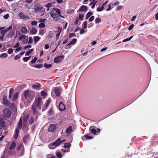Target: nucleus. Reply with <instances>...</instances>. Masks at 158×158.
<instances>
[{"label": "nucleus", "instance_id": "5", "mask_svg": "<svg viewBox=\"0 0 158 158\" xmlns=\"http://www.w3.org/2000/svg\"><path fill=\"white\" fill-rule=\"evenodd\" d=\"M50 15L52 18L53 20L55 21H58L60 18L58 15L54 13L53 11L50 12Z\"/></svg>", "mask_w": 158, "mask_h": 158}, {"label": "nucleus", "instance_id": "47", "mask_svg": "<svg viewBox=\"0 0 158 158\" xmlns=\"http://www.w3.org/2000/svg\"><path fill=\"white\" fill-rule=\"evenodd\" d=\"M13 49L12 48H9L8 49L7 52L9 54H11L13 52Z\"/></svg>", "mask_w": 158, "mask_h": 158}, {"label": "nucleus", "instance_id": "27", "mask_svg": "<svg viewBox=\"0 0 158 158\" xmlns=\"http://www.w3.org/2000/svg\"><path fill=\"white\" fill-rule=\"evenodd\" d=\"M93 13L91 12H89L87 14L85 17V19H87L92 15Z\"/></svg>", "mask_w": 158, "mask_h": 158}, {"label": "nucleus", "instance_id": "19", "mask_svg": "<svg viewBox=\"0 0 158 158\" xmlns=\"http://www.w3.org/2000/svg\"><path fill=\"white\" fill-rule=\"evenodd\" d=\"M19 131L18 128H16L15 129V131L14 134V137L15 139H16L18 136V134L19 133Z\"/></svg>", "mask_w": 158, "mask_h": 158}, {"label": "nucleus", "instance_id": "39", "mask_svg": "<svg viewBox=\"0 0 158 158\" xmlns=\"http://www.w3.org/2000/svg\"><path fill=\"white\" fill-rule=\"evenodd\" d=\"M31 57L30 56L28 57H24L23 58V60L24 61L27 62L30 59Z\"/></svg>", "mask_w": 158, "mask_h": 158}, {"label": "nucleus", "instance_id": "24", "mask_svg": "<svg viewBox=\"0 0 158 158\" xmlns=\"http://www.w3.org/2000/svg\"><path fill=\"white\" fill-rule=\"evenodd\" d=\"M41 95H42L44 97H45L46 96H47V92H46V90L45 89H44V90H43L41 92Z\"/></svg>", "mask_w": 158, "mask_h": 158}, {"label": "nucleus", "instance_id": "31", "mask_svg": "<svg viewBox=\"0 0 158 158\" xmlns=\"http://www.w3.org/2000/svg\"><path fill=\"white\" fill-rule=\"evenodd\" d=\"M7 56V54L6 53H3L0 56V57L1 58H6Z\"/></svg>", "mask_w": 158, "mask_h": 158}, {"label": "nucleus", "instance_id": "6", "mask_svg": "<svg viewBox=\"0 0 158 158\" xmlns=\"http://www.w3.org/2000/svg\"><path fill=\"white\" fill-rule=\"evenodd\" d=\"M19 39L22 40V42L23 44H26L28 41V36L25 35H22L19 36Z\"/></svg>", "mask_w": 158, "mask_h": 158}, {"label": "nucleus", "instance_id": "14", "mask_svg": "<svg viewBox=\"0 0 158 158\" xmlns=\"http://www.w3.org/2000/svg\"><path fill=\"white\" fill-rule=\"evenodd\" d=\"M40 87V84L38 83H35L32 85V88L34 89H38Z\"/></svg>", "mask_w": 158, "mask_h": 158}, {"label": "nucleus", "instance_id": "53", "mask_svg": "<svg viewBox=\"0 0 158 158\" xmlns=\"http://www.w3.org/2000/svg\"><path fill=\"white\" fill-rule=\"evenodd\" d=\"M7 31L6 29L2 30L1 31V33L2 34L5 35V34L7 32Z\"/></svg>", "mask_w": 158, "mask_h": 158}, {"label": "nucleus", "instance_id": "34", "mask_svg": "<svg viewBox=\"0 0 158 158\" xmlns=\"http://www.w3.org/2000/svg\"><path fill=\"white\" fill-rule=\"evenodd\" d=\"M71 145L69 143H66L64 144V147L65 148H68L70 147Z\"/></svg>", "mask_w": 158, "mask_h": 158}, {"label": "nucleus", "instance_id": "44", "mask_svg": "<svg viewBox=\"0 0 158 158\" xmlns=\"http://www.w3.org/2000/svg\"><path fill=\"white\" fill-rule=\"evenodd\" d=\"M90 131L91 132V133L94 134L95 135L96 133V131L95 129H91L90 130Z\"/></svg>", "mask_w": 158, "mask_h": 158}, {"label": "nucleus", "instance_id": "2", "mask_svg": "<svg viewBox=\"0 0 158 158\" xmlns=\"http://www.w3.org/2000/svg\"><path fill=\"white\" fill-rule=\"evenodd\" d=\"M41 107L36 106L32 104L31 110L33 114L35 115V120H36L38 118L37 115L39 114L38 110L40 109Z\"/></svg>", "mask_w": 158, "mask_h": 158}, {"label": "nucleus", "instance_id": "46", "mask_svg": "<svg viewBox=\"0 0 158 158\" xmlns=\"http://www.w3.org/2000/svg\"><path fill=\"white\" fill-rule=\"evenodd\" d=\"M33 42V39L31 37H29V40L28 44L32 43Z\"/></svg>", "mask_w": 158, "mask_h": 158}, {"label": "nucleus", "instance_id": "4", "mask_svg": "<svg viewBox=\"0 0 158 158\" xmlns=\"http://www.w3.org/2000/svg\"><path fill=\"white\" fill-rule=\"evenodd\" d=\"M43 102L41 97H38L35 98V100L33 104L39 107H41V105L42 104Z\"/></svg>", "mask_w": 158, "mask_h": 158}, {"label": "nucleus", "instance_id": "10", "mask_svg": "<svg viewBox=\"0 0 158 158\" xmlns=\"http://www.w3.org/2000/svg\"><path fill=\"white\" fill-rule=\"evenodd\" d=\"M15 34V31H11L6 36V39L8 40L12 38L14 35Z\"/></svg>", "mask_w": 158, "mask_h": 158}, {"label": "nucleus", "instance_id": "40", "mask_svg": "<svg viewBox=\"0 0 158 158\" xmlns=\"http://www.w3.org/2000/svg\"><path fill=\"white\" fill-rule=\"evenodd\" d=\"M133 37V36L130 37L129 38L126 39L123 41V42H126L130 40Z\"/></svg>", "mask_w": 158, "mask_h": 158}, {"label": "nucleus", "instance_id": "17", "mask_svg": "<svg viewBox=\"0 0 158 158\" xmlns=\"http://www.w3.org/2000/svg\"><path fill=\"white\" fill-rule=\"evenodd\" d=\"M72 131V127L71 126H69L66 130V132L67 134H70Z\"/></svg>", "mask_w": 158, "mask_h": 158}, {"label": "nucleus", "instance_id": "58", "mask_svg": "<svg viewBox=\"0 0 158 158\" xmlns=\"http://www.w3.org/2000/svg\"><path fill=\"white\" fill-rule=\"evenodd\" d=\"M94 16H92L89 19V22H91L92 21H93L94 19Z\"/></svg>", "mask_w": 158, "mask_h": 158}, {"label": "nucleus", "instance_id": "52", "mask_svg": "<svg viewBox=\"0 0 158 158\" xmlns=\"http://www.w3.org/2000/svg\"><path fill=\"white\" fill-rule=\"evenodd\" d=\"M20 57H21V56H20V55H19V54L18 55H16V56H15L14 57V59L15 60H17L19 59V58H20Z\"/></svg>", "mask_w": 158, "mask_h": 158}, {"label": "nucleus", "instance_id": "20", "mask_svg": "<svg viewBox=\"0 0 158 158\" xmlns=\"http://www.w3.org/2000/svg\"><path fill=\"white\" fill-rule=\"evenodd\" d=\"M37 32V29L34 27H32L31 30V33L32 34H35Z\"/></svg>", "mask_w": 158, "mask_h": 158}, {"label": "nucleus", "instance_id": "15", "mask_svg": "<svg viewBox=\"0 0 158 158\" xmlns=\"http://www.w3.org/2000/svg\"><path fill=\"white\" fill-rule=\"evenodd\" d=\"M59 107L60 110H63L65 109V106L63 103L61 102L59 105Z\"/></svg>", "mask_w": 158, "mask_h": 158}, {"label": "nucleus", "instance_id": "36", "mask_svg": "<svg viewBox=\"0 0 158 158\" xmlns=\"http://www.w3.org/2000/svg\"><path fill=\"white\" fill-rule=\"evenodd\" d=\"M44 67L47 68H49L51 67L52 66V65L51 64H48L46 63H45L44 64Z\"/></svg>", "mask_w": 158, "mask_h": 158}, {"label": "nucleus", "instance_id": "59", "mask_svg": "<svg viewBox=\"0 0 158 158\" xmlns=\"http://www.w3.org/2000/svg\"><path fill=\"white\" fill-rule=\"evenodd\" d=\"M53 36V34L52 33L49 32L48 35V37L50 38H52Z\"/></svg>", "mask_w": 158, "mask_h": 158}, {"label": "nucleus", "instance_id": "18", "mask_svg": "<svg viewBox=\"0 0 158 158\" xmlns=\"http://www.w3.org/2000/svg\"><path fill=\"white\" fill-rule=\"evenodd\" d=\"M21 31L23 34H25L27 32V30L25 27H22L21 29Z\"/></svg>", "mask_w": 158, "mask_h": 158}, {"label": "nucleus", "instance_id": "43", "mask_svg": "<svg viewBox=\"0 0 158 158\" xmlns=\"http://www.w3.org/2000/svg\"><path fill=\"white\" fill-rule=\"evenodd\" d=\"M84 136L85 138L88 139H91L93 138V137L91 136L88 135H85Z\"/></svg>", "mask_w": 158, "mask_h": 158}, {"label": "nucleus", "instance_id": "62", "mask_svg": "<svg viewBox=\"0 0 158 158\" xmlns=\"http://www.w3.org/2000/svg\"><path fill=\"white\" fill-rule=\"evenodd\" d=\"M108 8L106 9V11H109L111 10V6L110 4H108Z\"/></svg>", "mask_w": 158, "mask_h": 158}, {"label": "nucleus", "instance_id": "30", "mask_svg": "<svg viewBox=\"0 0 158 158\" xmlns=\"http://www.w3.org/2000/svg\"><path fill=\"white\" fill-rule=\"evenodd\" d=\"M18 127L19 128H21L22 127V121L21 118H20L18 123Z\"/></svg>", "mask_w": 158, "mask_h": 158}, {"label": "nucleus", "instance_id": "21", "mask_svg": "<svg viewBox=\"0 0 158 158\" xmlns=\"http://www.w3.org/2000/svg\"><path fill=\"white\" fill-rule=\"evenodd\" d=\"M29 117V115H27L24 116L23 118V124H26V123Z\"/></svg>", "mask_w": 158, "mask_h": 158}, {"label": "nucleus", "instance_id": "54", "mask_svg": "<svg viewBox=\"0 0 158 158\" xmlns=\"http://www.w3.org/2000/svg\"><path fill=\"white\" fill-rule=\"evenodd\" d=\"M57 156L59 158H61L62 157V155L60 152H57L56 153Z\"/></svg>", "mask_w": 158, "mask_h": 158}, {"label": "nucleus", "instance_id": "8", "mask_svg": "<svg viewBox=\"0 0 158 158\" xmlns=\"http://www.w3.org/2000/svg\"><path fill=\"white\" fill-rule=\"evenodd\" d=\"M19 16L22 19L24 20H27L29 19V17L22 12H20L19 14Z\"/></svg>", "mask_w": 158, "mask_h": 158}, {"label": "nucleus", "instance_id": "23", "mask_svg": "<svg viewBox=\"0 0 158 158\" xmlns=\"http://www.w3.org/2000/svg\"><path fill=\"white\" fill-rule=\"evenodd\" d=\"M43 7L42 6H35L34 9V10L35 11H40L42 9Z\"/></svg>", "mask_w": 158, "mask_h": 158}, {"label": "nucleus", "instance_id": "37", "mask_svg": "<svg viewBox=\"0 0 158 158\" xmlns=\"http://www.w3.org/2000/svg\"><path fill=\"white\" fill-rule=\"evenodd\" d=\"M101 21V19L99 18H96L95 20V22L96 23H98L100 22Z\"/></svg>", "mask_w": 158, "mask_h": 158}, {"label": "nucleus", "instance_id": "45", "mask_svg": "<svg viewBox=\"0 0 158 158\" xmlns=\"http://www.w3.org/2000/svg\"><path fill=\"white\" fill-rule=\"evenodd\" d=\"M22 147V144H19L18 145L17 148L16 149L17 151L19 150Z\"/></svg>", "mask_w": 158, "mask_h": 158}, {"label": "nucleus", "instance_id": "25", "mask_svg": "<svg viewBox=\"0 0 158 158\" xmlns=\"http://www.w3.org/2000/svg\"><path fill=\"white\" fill-rule=\"evenodd\" d=\"M15 146L16 144L15 143V142H13L10 146V149L11 150H13L15 148Z\"/></svg>", "mask_w": 158, "mask_h": 158}, {"label": "nucleus", "instance_id": "48", "mask_svg": "<svg viewBox=\"0 0 158 158\" xmlns=\"http://www.w3.org/2000/svg\"><path fill=\"white\" fill-rule=\"evenodd\" d=\"M84 16V15H83V14H82V15L79 14V19L82 20L83 19Z\"/></svg>", "mask_w": 158, "mask_h": 158}, {"label": "nucleus", "instance_id": "57", "mask_svg": "<svg viewBox=\"0 0 158 158\" xmlns=\"http://www.w3.org/2000/svg\"><path fill=\"white\" fill-rule=\"evenodd\" d=\"M44 33V31L43 30H41L39 31V34L40 35H43Z\"/></svg>", "mask_w": 158, "mask_h": 158}, {"label": "nucleus", "instance_id": "13", "mask_svg": "<svg viewBox=\"0 0 158 158\" xmlns=\"http://www.w3.org/2000/svg\"><path fill=\"white\" fill-rule=\"evenodd\" d=\"M54 93L57 96L60 95L61 92V89L60 88H56L54 89Z\"/></svg>", "mask_w": 158, "mask_h": 158}, {"label": "nucleus", "instance_id": "61", "mask_svg": "<svg viewBox=\"0 0 158 158\" xmlns=\"http://www.w3.org/2000/svg\"><path fill=\"white\" fill-rule=\"evenodd\" d=\"M20 45V44L19 42L17 43L13 47L14 48H18L19 47V46Z\"/></svg>", "mask_w": 158, "mask_h": 158}, {"label": "nucleus", "instance_id": "22", "mask_svg": "<svg viewBox=\"0 0 158 158\" xmlns=\"http://www.w3.org/2000/svg\"><path fill=\"white\" fill-rule=\"evenodd\" d=\"M76 40L77 39H73L70 42V43L68 44L67 46H69L71 45L74 44L76 42Z\"/></svg>", "mask_w": 158, "mask_h": 158}, {"label": "nucleus", "instance_id": "56", "mask_svg": "<svg viewBox=\"0 0 158 158\" xmlns=\"http://www.w3.org/2000/svg\"><path fill=\"white\" fill-rule=\"evenodd\" d=\"M36 60L37 58L36 57H35L31 61V63L32 64H34L36 62Z\"/></svg>", "mask_w": 158, "mask_h": 158}, {"label": "nucleus", "instance_id": "63", "mask_svg": "<svg viewBox=\"0 0 158 158\" xmlns=\"http://www.w3.org/2000/svg\"><path fill=\"white\" fill-rule=\"evenodd\" d=\"M134 26V25L133 24H131L128 27V30L130 31L133 28Z\"/></svg>", "mask_w": 158, "mask_h": 158}, {"label": "nucleus", "instance_id": "60", "mask_svg": "<svg viewBox=\"0 0 158 158\" xmlns=\"http://www.w3.org/2000/svg\"><path fill=\"white\" fill-rule=\"evenodd\" d=\"M122 7H123L122 6H118L117 7L116 9L118 10H121L122 9Z\"/></svg>", "mask_w": 158, "mask_h": 158}, {"label": "nucleus", "instance_id": "9", "mask_svg": "<svg viewBox=\"0 0 158 158\" xmlns=\"http://www.w3.org/2000/svg\"><path fill=\"white\" fill-rule=\"evenodd\" d=\"M3 112L4 115L7 117H9L11 115V112L8 108L5 109Z\"/></svg>", "mask_w": 158, "mask_h": 158}, {"label": "nucleus", "instance_id": "64", "mask_svg": "<svg viewBox=\"0 0 158 158\" xmlns=\"http://www.w3.org/2000/svg\"><path fill=\"white\" fill-rule=\"evenodd\" d=\"M9 17V15L8 14L5 15L4 16L3 18L4 19H7Z\"/></svg>", "mask_w": 158, "mask_h": 158}, {"label": "nucleus", "instance_id": "51", "mask_svg": "<svg viewBox=\"0 0 158 158\" xmlns=\"http://www.w3.org/2000/svg\"><path fill=\"white\" fill-rule=\"evenodd\" d=\"M33 67L37 68H41L42 67V64H38L36 65H34Z\"/></svg>", "mask_w": 158, "mask_h": 158}, {"label": "nucleus", "instance_id": "26", "mask_svg": "<svg viewBox=\"0 0 158 158\" xmlns=\"http://www.w3.org/2000/svg\"><path fill=\"white\" fill-rule=\"evenodd\" d=\"M40 37L39 36H36L34 37V42L35 43H37L40 40Z\"/></svg>", "mask_w": 158, "mask_h": 158}, {"label": "nucleus", "instance_id": "50", "mask_svg": "<svg viewBox=\"0 0 158 158\" xmlns=\"http://www.w3.org/2000/svg\"><path fill=\"white\" fill-rule=\"evenodd\" d=\"M83 28L84 29H86L87 28V22L85 21L83 22Z\"/></svg>", "mask_w": 158, "mask_h": 158}, {"label": "nucleus", "instance_id": "41", "mask_svg": "<svg viewBox=\"0 0 158 158\" xmlns=\"http://www.w3.org/2000/svg\"><path fill=\"white\" fill-rule=\"evenodd\" d=\"M3 102H3L4 104L6 106L9 105L10 104L9 102L6 100H4V99H3Z\"/></svg>", "mask_w": 158, "mask_h": 158}, {"label": "nucleus", "instance_id": "33", "mask_svg": "<svg viewBox=\"0 0 158 158\" xmlns=\"http://www.w3.org/2000/svg\"><path fill=\"white\" fill-rule=\"evenodd\" d=\"M34 116H35V115H34L33 117H32V116L31 117L29 121V123L30 124H32L34 122V120L33 119V118H34Z\"/></svg>", "mask_w": 158, "mask_h": 158}, {"label": "nucleus", "instance_id": "3", "mask_svg": "<svg viewBox=\"0 0 158 158\" xmlns=\"http://www.w3.org/2000/svg\"><path fill=\"white\" fill-rule=\"evenodd\" d=\"M60 140L61 139L59 138L53 143L50 144L48 145L49 148L51 149H54L56 147L59 146L61 143Z\"/></svg>", "mask_w": 158, "mask_h": 158}, {"label": "nucleus", "instance_id": "7", "mask_svg": "<svg viewBox=\"0 0 158 158\" xmlns=\"http://www.w3.org/2000/svg\"><path fill=\"white\" fill-rule=\"evenodd\" d=\"M64 58V56L63 55H61L59 56L56 57L54 58V62L55 63H58L61 62L62 60Z\"/></svg>", "mask_w": 158, "mask_h": 158}, {"label": "nucleus", "instance_id": "29", "mask_svg": "<svg viewBox=\"0 0 158 158\" xmlns=\"http://www.w3.org/2000/svg\"><path fill=\"white\" fill-rule=\"evenodd\" d=\"M51 102V100L50 98H49L46 101V103H45V105L46 106V107H48L49 104Z\"/></svg>", "mask_w": 158, "mask_h": 158}, {"label": "nucleus", "instance_id": "49", "mask_svg": "<svg viewBox=\"0 0 158 158\" xmlns=\"http://www.w3.org/2000/svg\"><path fill=\"white\" fill-rule=\"evenodd\" d=\"M48 113L50 115H52L53 114V111L52 108H51L50 110H49Z\"/></svg>", "mask_w": 158, "mask_h": 158}, {"label": "nucleus", "instance_id": "42", "mask_svg": "<svg viewBox=\"0 0 158 158\" xmlns=\"http://www.w3.org/2000/svg\"><path fill=\"white\" fill-rule=\"evenodd\" d=\"M52 4L51 3H48L45 5L44 6L45 7H47L48 8H49L51 6H52Z\"/></svg>", "mask_w": 158, "mask_h": 158}, {"label": "nucleus", "instance_id": "55", "mask_svg": "<svg viewBox=\"0 0 158 158\" xmlns=\"http://www.w3.org/2000/svg\"><path fill=\"white\" fill-rule=\"evenodd\" d=\"M37 23L36 21H33L31 22V25L32 26H35L37 24Z\"/></svg>", "mask_w": 158, "mask_h": 158}, {"label": "nucleus", "instance_id": "35", "mask_svg": "<svg viewBox=\"0 0 158 158\" xmlns=\"http://www.w3.org/2000/svg\"><path fill=\"white\" fill-rule=\"evenodd\" d=\"M33 51V49H30L27 52H26V54L25 55V56H27L29 55L31 53V52H32Z\"/></svg>", "mask_w": 158, "mask_h": 158}, {"label": "nucleus", "instance_id": "1", "mask_svg": "<svg viewBox=\"0 0 158 158\" xmlns=\"http://www.w3.org/2000/svg\"><path fill=\"white\" fill-rule=\"evenodd\" d=\"M23 96L27 102L28 103H30L34 98L35 94L33 92L27 90L23 92Z\"/></svg>", "mask_w": 158, "mask_h": 158}, {"label": "nucleus", "instance_id": "11", "mask_svg": "<svg viewBox=\"0 0 158 158\" xmlns=\"http://www.w3.org/2000/svg\"><path fill=\"white\" fill-rule=\"evenodd\" d=\"M56 125L54 124H52L50 125L48 129V131L49 132H53L55 130L56 128Z\"/></svg>", "mask_w": 158, "mask_h": 158}, {"label": "nucleus", "instance_id": "12", "mask_svg": "<svg viewBox=\"0 0 158 158\" xmlns=\"http://www.w3.org/2000/svg\"><path fill=\"white\" fill-rule=\"evenodd\" d=\"M2 128L5 129L6 125L4 120L1 118H0V129Z\"/></svg>", "mask_w": 158, "mask_h": 158}, {"label": "nucleus", "instance_id": "38", "mask_svg": "<svg viewBox=\"0 0 158 158\" xmlns=\"http://www.w3.org/2000/svg\"><path fill=\"white\" fill-rule=\"evenodd\" d=\"M39 27L40 28H44L45 27V25L44 23H41L39 24Z\"/></svg>", "mask_w": 158, "mask_h": 158}, {"label": "nucleus", "instance_id": "16", "mask_svg": "<svg viewBox=\"0 0 158 158\" xmlns=\"http://www.w3.org/2000/svg\"><path fill=\"white\" fill-rule=\"evenodd\" d=\"M87 10V8L86 6L84 5H83L81 6L78 10L79 11H84Z\"/></svg>", "mask_w": 158, "mask_h": 158}, {"label": "nucleus", "instance_id": "32", "mask_svg": "<svg viewBox=\"0 0 158 158\" xmlns=\"http://www.w3.org/2000/svg\"><path fill=\"white\" fill-rule=\"evenodd\" d=\"M53 10H55V12L57 13L58 15H59L60 14V10L58 8H54Z\"/></svg>", "mask_w": 158, "mask_h": 158}, {"label": "nucleus", "instance_id": "28", "mask_svg": "<svg viewBox=\"0 0 158 158\" xmlns=\"http://www.w3.org/2000/svg\"><path fill=\"white\" fill-rule=\"evenodd\" d=\"M19 93L16 92L13 96V100H15L17 98Z\"/></svg>", "mask_w": 158, "mask_h": 158}]
</instances>
